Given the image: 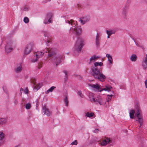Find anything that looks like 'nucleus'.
<instances>
[{"instance_id":"42","label":"nucleus","mask_w":147,"mask_h":147,"mask_svg":"<svg viewBox=\"0 0 147 147\" xmlns=\"http://www.w3.org/2000/svg\"><path fill=\"white\" fill-rule=\"evenodd\" d=\"M42 67V64L41 63H39L38 64V69H39L41 68Z\"/></svg>"},{"instance_id":"44","label":"nucleus","mask_w":147,"mask_h":147,"mask_svg":"<svg viewBox=\"0 0 147 147\" xmlns=\"http://www.w3.org/2000/svg\"><path fill=\"white\" fill-rule=\"evenodd\" d=\"M123 10H126L127 11H128V8L127 6H125L123 9Z\"/></svg>"},{"instance_id":"32","label":"nucleus","mask_w":147,"mask_h":147,"mask_svg":"<svg viewBox=\"0 0 147 147\" xmlns=\"http://www.w3.org/2000/svg\"><path fill=\"white\" fill-rule=\"evenodd\" d=\"M107 33H109L111 36L113 34H114L115 33V31L114 30H111L110 31H109L107 30L106 31Z\"/></svg>"},{"instance_id":"11","label":"nucleus","mask_w":147,"mask_h":147,"mask_svg":"<svg viewBox=\"0 0 147 147\" xmlns=\"http://www.w3.org/2000/svg\"><path fill=\"white\" fill-rule=\"evenodd\" d=\"M100 38L99 34L97 33L95 39V45L97 48H99L100 45Z\"/></svg>"},{"instance_id":"34","label":"nucleus","mask_w":147,"mask_h":147,"mask_svg":"<svg viewBox=\"0 0 147 147\" xmlns=\"http://www.w3.org/2000/svg\"><path fill=\"white\" fill-rule=\"evenodd\" d=\"M23 21L25 23H28L29 22V20L28 17H26L24 18Z\"/></svg>"},{"instance_id":"10","label":"nucleus","mask_w":147,"mask_h":147,"mask_svg":"<svg viewBox=\"0 0 147 147\" xmlns=\"http://www.w3.org/2000/svg\"><path fill=\"white\" fill-rule=\"evenodd\" d=\"M90 20V18L88 16L83 17L80 19L79 21L81 24H84L85 23L88 22Z\"/></svg>"},{"instance_id":"2","label":"nucleus","mask_w":147,"mask_h":147,"mask_svg":"<svg viewBox=\"0 0 147 147\" xmlns=\"http://www.w3.org/2000/svg\"><path fill=\"white\" fill-rule=\"evenodd\" d=\"M91 70L92 76L96 79L102 82L105 81L106 77L102 73L101 69H99L96 67H92Z\"/></svg>"},{"instance_id":"13","label":"nucleus","mask_w":147,"mask_h":147,"mask_svg":"<svg viewBox=\"0 0 147 147\" xmlns=\"http://www.w3.org/2000/svg\"><path fill=\"white\" fill-rule=\"evenodd\" d=\"M142 65L144 69L147 68V54L143 59L142 62Z\"/></svg>"},{"instance_id":"6","label":"nucleus","mask_w":147,"mask_h":147,"mask_svg":"<svg viewBox=\"0 0 147 147\" xmlns=\"http://www.w3.org/2000/svg\"><path fill=\"white\" fill-rule=\"evenodd\" d=\"M34 44L31 42L27 44L25 47L24 53L25 55H28L30 53L33 49Z\"/></svg>"},{"instance_id":"16","label":"nucleus","mask_w":147,"mask_h":147,"mask_svg":"<svg viewBox=\"0 0 147 147\" xmlns=\"http://www.w3.org/2000/svg\"><path fill=\"white\" fill-rule=\"evenodd\" d=\"M43 34L45 37H47L48 38L47 39L48 43H49L51 42L50 34V33L47 31H45L43 32Z\"/></svg>"},{"instance_id":"39","label":"nucleus","mask_w":147,"mask_h":147,"mask_svg":"<svg viewBox=\"0 0 147 147\" xmlns=\"http://www.w3.org/2000/svg\"><path fill=\"white\" fill-rule=\"evenodd\" d=\"M78 144L77 141V140H75L73 142L71 143V144L76 145Z\"/></svg>"},{"instance_id":"12","label":"nucleus","mask_w":147,"mask_h":147,"mask_svg":"<svg viewBox=\"0 0 147 147\" xmlns=\"http://www.w3.org/2000/svg\"><path fill=\"white\" fill-rule=\"evenodd\" d=\"M100 38L99 34L97 33L95 39V45L97 48H99L100 45Z\"/></svg>"},{"instance_id":"40","label":"nucleus","mask_w":147,"mask_h":147,"mask_svg":"<svg viewBox=\"0 0 147 147\" xmlns=\"http://www.w3.org/2000/svg\"><path fill=\"white\" fill-rule=\"evenodd\" d=\"M78 94L81 97H82L83 96V95L82 94L81 91H78Z\"/></svg>"},{"instance_id":"17","label":"nucleus","mask_w":147,"mask_h":147,"mask_svg":"<svg viewBox=\"0 0 147 147\" xmlns=\"http://www.w3.org/2000/svg\"><path fill=\"white\" fill-rule=\"evenodd\" d=\"M43 112L44 113V114L45 115L48 116L50 115L51 113L49 111V109L46 108V106H44L43 107Z\"/></svg>"},{"instance_id":"52","label":"nucleus","mask_w":147,"mask_h":147,"mask_svg":"<svg viewBox=\"0 0 147 147\" xmlns=\"http://www.w3.org/2000/svg\"><path fill=\"white\" fill-rule=\"evenodd\" d=\"M14 147H20V145H16Z\"/></svg>"},{"instance_id":"21","label":"nucleus","mask_w":147,"mask_h":147,"mask_svg":"<svg viewBox=\"0 0 147 147\" xmlns=\"http://www.w3.org/2000/svg\"><path fill=\"white\" fill-rule=\"evenodd\" d=\"M7 119L5 118H0V125H3L6 123Z\"/></svg>"},{"instance_id":"43","label":"nucleus","mask_w":147,"mask_h":147,"mask_svg":"<svg viewBox=\"0 0 147 147\" xmlns=\"http://www.w3.org/2000/svg\"><path fill=\"white\" fill-rule=\"evenodd\" d=\"M123 10H126L127 11H128V8L127 6H125L123 9Z\"/></svg>"},{"instance_id":"51","label":"nucleus","mask_w":147,"mask_h":147,"mask_svg":"<svg viewBox=\"0 0 147 147\" xmlns=\"http://www.w3.org/2000/svg\"><path fill=\"white\" fill-rule=\"evenodd\" d=\"M134 40V42H135V44H136V45H138V43H137V42H136Z\"/></svg>"},{"instance_id":"5","label":"nucleus","mask_w":147,"mask_h":147,"mask_svg":"<svg viewBox=\"0 0 147 147\" xmlns=\"http://www.w3.org/2000/svg\"><path fill=\"white\" fill-rule=\"evenodd\" d=\"M136 111L137 112L135 114V115L137 117L138 121L140 124V127H141L143 124V119L142 114L141 113V111L139 107H138L136 109Z\"/></svg>"},{"instance_id":"20","label":"nucleus","mask_w":147,"mask_h":147,"mask_svg":"<svg viewBox=\"0 0 147 147\" xmlns=\"http://www.w3.org/2000/svg\"><path fill=\"white\" fill-rule=\"evenodd\" d=\"M89 97L90 101L93 102H94L95 99L94 96V94L92 93H90L89 94Z\"/></svg>"},{"instance_id":"9","label":"nucleus","mask_w":147,"mask_h":147,"mask_svg":"<svg viewBox=\"0 0 147 147\" xmlns=\"http://www.w3.org/2000/svg\"><path fill=\"white\" fill-rule=\"evenodd\" d=\"M94 102L96 104H99L100 105H103L105 103L102 98L100 96H97L95 98Z\"/></svg>"},{"instance_id":"47","label":"nucleus","mask_w":147,"mask_h":147,"mask_svg":"<svg viewBox=\"0 0 147 147\" xmlns=\"http://www.w3.org/2000/svg\"><path fill=\"white\" fill-rule=\"evenodd\" d=\"M145 84L146 88H147V80L145 81Z\"/></svg>"},{"instance_id":"49","label":"nucleus","mask_w":147,"mask_h":147,"mask_svg":"<svg viewBox=\"0 0 147 147\" xmlns=\"http://www.w3.org/2000/svg\"><path fill=\"white\" fill-rule=\"evenodd\" d=\"M28 10V8L27 7H25L24 9V10L26 11Z\"/></svg>"},{"instance_id":"37","label":"nucleus","mask_w":147,"mask_h":147,"mask_svg":"<svg viewBox=\"0 0 147 147\" xmlns=\"http://www.w3.org/2000/svg\"><path fill=\"white\" fill-rule=\"evenodd\" d=\"M64 100L66 104V106H68V105L69 102H68V98H67V96L64 99Z\"/></svg>"},{"instance_id":"41","label":"nucleus","mask_w":147,"mask_h":147,"mask_svg":"<svg viewBox=\"0 0 147 147\" xmlns=\"http://www.w3.org/2000/svg\"><path fill=\"white\" fill-rule=\"evenodd\" d=\"M24 92L25 93V94H27L28 93V90L27 88H26L24 91Z\"/></svg>"},{"instance_id":"18","label":"nucleus","mask_w":147,"mask_h":147,"mask_svg":"<svg viewBox=\"0 0 147 147\" xmlns=\"http://www.w3.org/2000/svg\"><path fill=\"white\" fill-rule=\"evenodd\" d=\"M11 43H8L7 45L5 47V50L6 52L9 53L12 50V48L11 47Z\"/></svg>"},{"instance_id":"38","label":"nucleus","mask_w":147,"mask_h":147,"mask_svg":"<svg viewBox=\"0 0 147 147\" xmlns=\"http://www.w3.org/2000/svg\"><path fill=\"white\" fill-rule=\"evenodd\" d=\"M63 72L65 74V80H67V71H63Z\"/></svg>"},{"instance_id":"19","label":"nucleus","mask_w":147,"mask_h":147,"mask_svg":"<svg viewBox=\"0 0 147 147\" xmlns=\"http://www.w3.org/2000/svg\"><path fill=\"white\" fill-rule=\"evenodd\" d=\"M99 58V57L96 56V55H94L93 56H92L90 59V62L89 63V64L91 63L92 62H94Z\"/></svg>"},{"instance_id":"4","label":"nucleus","mask_w":147,"mask_h":147,"mask_svg":"<svg viewBox=\"0 0 147 147\" xmlns=\"http://www.w3.org/2000/svg\"><path fill=\"white\" fill-rule=\"evenodd\" d=\"M84 40L82 38H79L74 46L75 51H80L84 45Z\"/></svg>"},{"instance_id":"27","label":"nucleus","mask_w":147,"mask_h":147,"mask_svg":"<svg viewBox=\"0 0 147 147\" xmlns=\"http://www.w3.org/2000/svg\"><path fill=\"white\" fill-rule=\"evenodd\" d=\"M94 67H98V66H102L103 65V63L102 62H96L94 63Z\"/></svg>"},{"instance_id":"23","label":"nucleus","mask_w":147,"mask_h":147,"mask_svg":"<svg viewBox=\"0 0 147 147\" xmlns=\"http://www.w3.org/2000/svg\"><path fill=\"white\" fill-rule=\"evenodd\" d=\"M22 70V66L21 65L18 66L15 69V71L16 73H18L21 71Z\"/></svg>"},{"instance_id":"35","label":"nucleus","mask_w":147,"mask_h":147,"mask_svg":"<svg viewBox=\"0 0 147 147\" xmlns=\"http://www.w3.org/2000/svg\"><path fill=\"white\" fill-rule=\"evenodd\" d=\"M113 96V95L112 94L111 95H108L107 96V101L109 102V101H110L112 98V97Z\"/></svg>"},{"instance_id":"31","label":"nucleus","mask_w":147,"mask_h":147,"mask_svg":"<svg viewBox=\"0 0 147 147\" xmlns=\"http://www.w3.org/2000/svg\"><path fill=\"white\" fill-rule=\"evenodd\" d=\"M127 11L123 9L122 15L124 18H125L127 15Z\"/></svg>"},{"instance_id":"14","label":"nucleus","mask_w":147,"mask_h":147,"mask_svg":"<svg viewBox=\"0 0 147 147\" xmlns=\"http://www.w3.org/2000/svg\"><path fill=\"white\" fill-rule=\"evenodd\" d=\"M111 142V140L110 138H106L100 143V144L102 146H106L108 144Z\"/></svg>"},{"instance_id":"46","label":"nucleus","mask_w":147,"mask_h":147,"mask_svg":"<svg viewBox=\"0 0 147 147\" xmlns=\"http://www.w3.org/2000/svg\"><path fill=\"white\" fill-rule=\"evenodd\" d=\"M98 131V129H95L94 131V133H97Z\"/></svg>"},{"instance_id":"15","label":"nucleus","mask_w":147,"mask_h":147,"mask_svg":"<svg viewBox=\"0 0 147 147\" xmlns=\"http://www.w3.org/2000/svg\"><path fill=\"white\" fill-rule=\"evenodd\" d=\"M89 86L92 87L93 88V89L94 90L100 92L102 91L101 90H100V87L98 84H96V85L91 84H90Z\"/></svg>"},{"instance_id":"7","label":"nucleus","mask_w":147,"mask_h":147,"mask_svg":"<svg viewBox=\"0 0 147 147\" xmlns=\"http://www.w3.org/2000/svg\"><path fill=\"white\" fill-rule=\"evenodd\" d=\"M44 54V53L42 52L38 51L35 52L34 54L33 57L34 58H36V59H32L31 61L33 62H35L37 61L38 59L40 57H42Z\"/></svg>"},{"instance_id":"3","label":"nucleus","mask_w":147,"mask_h":147,"mask_svg":"<svg viewBox=\"0 0 147 147\" xmlns=\"http://www.w3.org/2000/svg\"><path fill=\"white\" fill-rule=\"evenodd\" d=\"M65 22L73 26L70 29V32L77 36H79L82 34V29L80 26H76L75 22L72 20H65Z\"/></svg>"},{"instance_id":"36","label":"nucleus","mask_w":147,"mask_h":147,"mask_svg":"<svg viewBox=\"0 0 147 147\" xmlns=\"http://www.w3.org/2000/svg\"><path fill=\"white\" fill-rule=\"evenodd\" d=\"M4 134L2 132H0V140H2L4 137Z\"/></svg>"},{"instance_id":"30","label":"nucleus","mask_w":147,"mask_h":147,"mask_svg":"<svg viewBox=\"0 0 147 147\" xmlns=\"http://www.w3.org/2000/svg\"><path fill=\"white\" fill-rule=\"evenodd\" d=\"M94 115V114L93 113H89L88 112L86 113L85 116L90 118L93 117Z\"/></svg>"},{"instance_id":"28","label":"nucleus","mask_w":147,"mask_h":147,"mask_svg":"<svg viewBox=\"0 0 147 147\" xmlns=\"http://www.w3.org/2000/svg\"><path fill=\"white\" fill-rule=\"evenodd\" d=\"M135 111L133 110H131L130 112H129V116L131 119H133L134 117V114L135 113Z\"/></svg>"},{"instance_id":"50","label":"nucleus","mask_w":147,"mask_h":147,"mask_svg":"<svg viewBox=\"0 0 147 147\" xmlns=\"http://www.w3.org/2000/svg\"><path fill=\"white\" fill-rule=\"evenodd\" d=\"M107 34H108L107 38H110V36H111L109 33H107Z\"/></svg>"},{"instance_id":"24","label":"nucleus","mask_w":147,"mask_h":147,"mask_svg":"<svg viewBox=\"0 0 147 147\" xmlns=\"http://www.w3.org/2000/svg\"><path fill=\"white\" fill-rule=\"evenodd\" d=\"M112 88V87L111 86L108 85L106 86L105 88L101 90L102 91L104 90L106 91H107L109 92L111 90V89Z\"/></svg>"},{"instance_id":"26","label":"nucleus","mask_w":147,"mask_h":147,"mask_svg":"<svg viewBox=\"0 0 147 147\" xmlns=\"http://www.w3.org/2000/svg\"><path fill=\"white\" fill-rule=\"evenodd\" d=\"M137 58V57L135 54H133L130 57V59L132 61H135Z\"/></svg>"},{"instance_id":"8","label":"nucleus","mask_w":147,"mask_h":147,"mask_svg":"<svg viewBox=\"0 0 147 147\" xmlns=\"http://www.w3.org/2000/svg\"><path fill=\"white\" fill-rule=\"evenodd\" d=\"M53 17V15L52 13H48L46 16V18L44 21V23L45 24L52 23L53 21L52 18Z\"/></svg>"},{"instance_id":"48","label":"nucleus","mask_w":147,"mask_h":147,"mask_svg":"<svg viewBox=\"0 0 147 147\" xmlns=\"http://www.w3.org/2000/svg\"><path fill=\"white\" fill-rule=\"evenodd\" d=\"M14 102L15 104L16 105H17V104L18 103V102L17 100L16 99L15 100Z\"/></svg>"},{"instance_id":"22","label":"nucleus","mask_w":147,"mask_h":147,"mask_svg":"<svg viewBox=\"0 0 147 147\" xmlns=\"http://www.w3.org/2000/svg\"><path fill=\"white\" fill-rule=\"evenodd\" d=\"M106 56L108 58V61L110 63L112 64L113 62V60L111 56L109 54L106 55Z\"/></svg>"},{"instance_id":"29","label":"nucleus","mask_w":147,"mask_h":147,"mask_svg":"<svg viewBox=\"0 0 147 147\" xmlns=\"http://www.w3.org/2000/svg\"><path fill=\"white\" fill-rule=\"evenodd\" d=\"M56 88L55 87L53 86L50 88L49 89L47 90L46 92V94H47L49 93L50 92H52L53 90Z\"/></svg>"},{"instance_id":"1","label":"nucleus","mask_w":147,"mask_h":147,"mask_svg":"<svg viewBox=\"0 0 147 147\" xmlns=\"http://www.w3.org/2000/svg\"><path fill=\"white\" fill-rule=\"evenodd\" d=\"M45 52L49 53V57H52V60L54 65L57 66L61 62L62 56L61 55H57L55 49L47 48Z\"/></svg>"},{"instance_id":"25","label":"nucleus","mask_w":147,"mask_h":147,"mask_svg":"<svg viewBox=\"0 0 147 147\" xmlns=\"http://www.w3.org/2000/svg\"><path fill=\"white\" fill-rule=\"evenodd\" d=\"M42 86V84H38L36 85L34 88V90H35L36 91H37Z\"/></svg>"},{"instance_id":"45","label":"nucleus","mask_w":147,"mask_h":147,"mask_svg":"<svg viewBox=\"0 0 147 147\" xmlns=\"http://www.w3.org/2000/svg\"><path fill=\"white\" fill-rule=\"evenodd\" d=\"M24 90L22 88H21L20 89V94H22V92Z\"/></svg>"},{"instance_id":"33","label":"nucleus","mask_w":147,"mask_h":147,"mask_svg":"<svg viewBox=\"0 0 147 147\" xmlns=\"http://www.w3.org/2000/svg\"><path fill=\"white\" fill-rule=\"evenodd\" d=\"M31 104L30 103L26 104L25 105V108L27 109H29L31 107Z\"/></svg>"}]
</instances>
